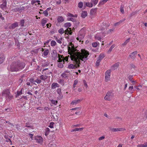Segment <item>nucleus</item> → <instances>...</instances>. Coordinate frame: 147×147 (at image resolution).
Listing matches in <instances>:
<instances>
[{
    "label": "nucleus",
    "mask_w": 147,
    "mask_h": 147,
    "mask_svg": "<svg viewBox=\"0 0 147 147\" xmlns=\"http://www.w3.org/2000/svg\"><path fill=\"white\" fill-rule=\"evenodd\" d=\"M68 52L70 55L71 60L74 64H70L68 67L69 69H76L79 67L80 64V60L84 63L88 59L87 57L89 55L88 51L85 49H82L81 52L77 49L72 42H70L68 45Z\"/></svg>",
    "instance_id": "nucleus-1"
},
{
    "label": "nucleus",
    "mask_w": 147,
    "mask_h": 147,
    "mask_svg": "<svg viewBox=\"0 0 147 147\" xmlns=\"http://www.w3.org/2000/svg\"><path fill=\"white\" fill-rule=\"evenodd\" d=\"M25 65L24 62H21L20 61L13 62L11 65V71H19L24 68Z\"/></svg>",
    "instance_id": "nucleus-2"
},
{
    "label": "nucleus",
    "mask_w": 147,
    "mask_h": 147,
    "mask_svg": "<svg viewBox=\"0 0 147 147\" xmlns=\"http://www.w3.org/2000/svg\"><path fill=\"white\" fill-rule=\"evenodd\" d=\"M85 34V31L83 29L81 30L78 34V37L76 38L77 40H78L80 42H82V43L83 41L82 40L84 39Z\"/></svg>",
    "instance_id": "nucleus-3"
},
{
    "label": "nucleus",
    "mask_w": 147,
    "mask_h": 147,
    "mask_svg": "<svg viewBox=\"0 0 147 147\" xmlns=\"http://www.w3.org/2000/svg\"><path fill=\"white\" fill-rule=\"evenodd\" d=\"M2 96L3 97H5L7 99H9L12 98L13 96L10 95L9 90H3L2 93Z\"/></svg>",
    "instance_id": "nucleus-4"
},
{
    "label": "nucleus",
    "mask_w": 147,
    "mask_h": 147,
    "mask_svg": "<svg viewBox=\"0 0 147 147\" xmlns=\"http://www.w3.org/2000/svg\"><path fill=\"white\" fill-rule=\"evenodd\" d=\"M111 70H107L105 73V79L106 82H107L110 80Z\"/></svg>",
    "instance_id": "nucleus-5"
},
{
    "label": "nucleus",
    "mask_w": 147,
    "mask_h": 147,
    "mask_svg": "<svg viewBox=\"0 0 147 147\" xmlns=\"http://www.w3.org/2000/svg\"><path fill=\"white\" fill-rule=\"evenodd\" d=\"M113 97V94L112 92L109 91L107 92L106 95L105 96L104 99L105 100L110 101Z\"/></svg>",
    "instance_id": "nucleus-6"
},
{
    "label": "nucleus",
    "mask_w": 147,
    "mask_h": 147,
    "mask_svg": "<svg viewBox=\"0 0 147 147\" xmlns=\"http://www.w3.org/2000/svg\"><path fill=\"white\" fill-rule=\"evenodd\" d=\"M110 130L114 132H116L119 131H122L123 130H125L124 129L121 128H110Z\"/></svg>",
    "instance_id": "nucleus-7"
},
{
    "label": "nucleus",
    "mask_w": 147,
    "mask_h": 147,
    "mask_svg": "<svg viewBox=\"0 0 147 147\" xmlns=\"http://www.w3.org/2000/svg\"><path fill=\"white\" fill-rule=\"evenodd\" d=\"M35 140L36 141L40 143H42L43 140L42 138L40 136H36L35 137Z\"/></svg>",
    "instance_id": "nucleus-8"
},
{
    "label": "nucleus",
    "mask_w": 147,
    "mask_h": 147,
    "mask_svg": "<svg viewBox=\"0 0 147 147\" xmlns=\"http://www.w3.org/2000/svg\"><path fill=\"white\" fill-rule=\"evenodd\" d=\"M137 53V51H134L129 54V57H130L132 59H134L136 57V55Z\"/></svg>",
    "instance_id": "nucleus-9"
},
{
    "label": "nucleus",
    "mask_w": 147,
    "mask_h": 147,
    "mask_svg": "<svg viewBox=\"0 0 147 147\" xmlns=\"http://www.w3.org/2000/svg\"><path fill=\"white\" fill-rule=\"evenodd\" d=\"M82 100L80 99H76L73 100L71 103V105H76L80 103L81 101Z\"/></svg>",
    "instance_id": "nucleus-10"
},
{
    "label": "nucleus",
    "mask_w": 147,
    "mask_h": 147,
    "mask_svg": "<svg viewBox=\"0 0 147 147\" xmlns=\"http://www.w3.org/2000/svg\"><path fill=\"white\" fill-rule=\"evenodd\" d=\"M59 85L57 83H53L51 84V88L52 89H55L56 88L59 87Z\"/></svg>",
    "instance_id": "nucleus-11"
},
{
    "label": "nucleus",
    "mask_w": 147,
    "mask_h": 147,
    "mask_svg": "<svg viewBox=\"0 0 147 147\" xmlns=\"http://www.w3.org/2000/svg\"><path fill=\"white\" fill-rule=\"evenodd\" d=\"M18 26V24L17 22H16L13 24L9 27V28L11 29H13L15 28L16 27Z\"/></svg>",
    "instance_id": "nucleus-12"
},
{
    "label": "nucleus",
    "mask_w": 147,
    "mask_h": 147,
    "mask_svg": "<svg viewBox=\"0 0 147 147\" xmlns=\"http://www.w3.org/2000/svg\"><path fill=\"white\" fill-rule=\"evenodd\" d=\"M97 8H95L92 9L90 11V13L91 15H94L95 14L97 11Z\"/></svg>",
    "instance_id": "nucleus-13"
},
{
    "label": "nucleus",
    "mask_w": 147,
    "mask_h": 147,
    "mask_svg": "<svg viewBox=\"0 0 147 147\" xmlns=\"http://www.w3.org/2000/svg\"><path fill=\"white\" fill-rule=\"evenodd\" d=\"M48 19L46 18H44L42 20L41 24L42 26H44L46 23L47 22Z\"/></svg>",
    "instance_id": "nucleus-14"
},
{
    "label": "nucleus",
    "mask_w": 147,
    "mask_h": 147,
    "mask_svg": "<svg viewBox=\"0 0 147 147\" xmlns=\"http://www.w3.org/2000/svg\"><path fill=\"white\" fill-rule=\"evenodd\" d=\"M115 46V45L113 44L112 45L110 48L109 49L107 52V53L108 54L110 53L111 52L112 49L114 48Z\"/></svg>",
    "instance_id": "nucleus-15"
},
{
    "label": "nucleus",
    "mask_w": 147,
    "mask_h": 147,
    "mask_svg": "<svg viewBox=\"0 0 147 147\" xmlns=\"http://www.w3.org/2000/svg\"><path fill=\"white\" fill-rule=\"evenodd\" d=\"M24 7L22 6H20V7H18L15 9H14V10L16 11H21L22 10H24Z\"/></svg>",
    "instance_id": "nucleus-16"
},
{
    "label": "nucleus",
    "mask_w": 147,
    "mask_h": 147,
    "mask_svg": "<svg viewBox=\"0 0 147 147\" xmlns=\"http://www.w3.org/2000/svg\"><path fill=\"white\" fill-rule=\"evenodd\" d=\"M87 15V13L86 11H83L81 13V17L83 18H85Z\"/></svg>",
    "instance_id": "nucleus-17"
},
{
    "label": "nucleus",
    "mask_w": 147,
    "mask_h": 147,
    "mask_svg": "<svg viewBox=\"0 0 147 147\" xmlns=\"http://www.w3.org/2000/svg\"><path fill=\"white\" fill-rule=\"evenodd\" d=\"M137 147H147V142L144 143L143 144H139L137 146Z\"/></svg>",
    "instance_id": "nucleus-18"
},
{
    "label": "nucleus",
    "mask_w": 147,
    "mask_h": 147,
    "mask_svg": "<svg viewBox=\"0 0 147 147\" xmlns=\"http://www.w3.org/2000/svg\"><path fill=\"white\" fill-rule=\"evenodd\" d=\"M57 20L58 22H62L64 21V18L61 16H59L57 19Z\"/></svg>",
    "instance_id": "nucleus-19"
},
{
    "label": "nucleus",
    "mask_w": 147,
    "mask_h": 147,
    "mask_svg": "<svg viewBox=\"0 0 147 147\" xmlns=\"http://www.w3.org/2000/svg\"><path fill=\"white\" fill-rule=\"evenodd\" d=\"M47 76H46L43 75H41L39 76V78L40 79L42 80L45 81L47 78Z\"/></svg>",
    "instance_id": "nucleus-20"
},
{
    "label": "nucleus",
    "mask_w": 147,
    "mask_h": 147,
    "mask_svg": "<svg viewBox=\"0 0 147 147\" xmlns=\"http://www.w3.org/2000/svg\"><path fill=\"white\" fill-rule=\"evenodd\" d=\"M6 3H3V4H1L0 6L1 8L3 10H5L6 9Z\"/></svg>",
    "instance_id": "nucleus-21"
},
{
    "label": "nucleus",
    "mask_w": 147,
    "mask_h": 147,
    "mask_svg": "<svg viewBox=\"0 0 147 147\" xmlns=\"http://www.w3.org/2000/svg\"><path fill=\"white\" fill-rule=\"evenodd\" d=\"M49 52V50L48 49H46L45 51L43 52V55L44 56H47Z\"/></svg>",
    "instance_id": "nucleus-22"
},
{
    "label": "nucleus",
    "mask_w": 147,
    "mask_h": 147,
    "mask_svg": "<svg viewBox=\"0 0 147 147\" xmlns=\"http://www.w3.org/2000/svg\"><path fill=\"white\" fill-rule=\"evenodd\" d=\"M78 81L77 80H74V84L73 86V88L74 89V90H75L74 88L76 87V85L78 83Z\"/></svg>",
    "instance_id": "nucleus-23"
},
{
    "label": "nucleus",
    "mask_w": 147,
    "mask_h": 147,
    "mask_svg": "<svg viewBox=\"0 0 147 147\" xmlns=\"http://www.w3.org/2000/svg\"><path fill=\"white\" fill-rule=\"evenodd\" d=\"M105 54L103 53H101L99 55L98 57V59H100L101 60L102 59L105 57Z\"/></svg>",
    "instance_id": "nucleus-24"
},
{
    "label": "nucleus",
    "mask_w": 147,
    "mask_h": 147,
    "mask_svg": "<svg viewBox=\"0 0 147 147\" xmlns=\"http://www.w3.org/2000/svg\"><path fill=\"white\" fill-rule=\"evenodd\" d=\"M55 40L59 44H61L62 43V38H61L60 39H58L57 37H55Z\"/></svg>",
    "instance_id": "nucleus-25"
},
{
    "label": "nucleus",
    "mask_w": 147,
    "mask_h": 147,
    "mask_svg": "<svg viewBox=\"0 0 147 147\" xmlns=\"http://www.w3.org/2000/svg\"><path fill=\"white\" fill-rule=\"evenodd\" d=\"M119 62H117L115 63L113 65V67L114 68V69H116L119 66Z\"/></svg>",
    "instance_id": "nucleus-26"
},
{
    "label": "nucleus",
    "mask_w": 147,
    "mask_h": 147,
    "mask_svg": "<svg viewBox=\"0 0 147 147\" xmlns=\"http://www.w3.org/2000/svg\"><path fill=\"white\" fill-rule=\"evenodd\" d=\"M130 39V38H129L127 39L122 44V45L123 46L126 45L129 42Z\"/></svg>",
    "instance_id": "nucleus-27"
},
{
    "label": "nucleus",
    "mask_w": 147,
    "mask_h": 147,
    "mask_svg": "<svg viewBox=\"0 0 147 147\" xmlns=\"http://www.w3.org/2000/svg\"><path fill=\"white\" fill-rule=\"evenodd\" d=\"M108 0H101L99 3V5H101L106 3Z\"/></svg>",
    "instance_id": "nucleus-28"
},
{
    "label": "nucleus",
    "mask_w": 147,
    "mask_h": 147,
    "mask_svg": "<svg viewBox=\"0 0 147 147\" xmlns=\"http://www.w3.org/2000/svg\"><path fill=\"white\" fill-rule=\"evenodd\" d=\"M50 129L49 128H47L45 129V135L47 136L49 134L50 132Z\"/></svg>",
    "instance_id": "nucleus-29"
},
{
    "label": "nucleus",
    "mask_w": 147,
    "mask_h": 147,
    "mask_svg": "<svg viewBox=\"0 0 147 147\" xmlns=\"http://www.w3.org/2000/svg\"><path fill=\"white\" fill-rule=\"evenodd\" d=\"M86 5L89 7H92L93 5L92 3L89 2L86 3Z\"/></svg>",
    "instance_id": "nucleus-30"
},
{
    "label": "nucleus",
    "mask_w": 147,
    "mask_h": 147,
    "mask_svg": "<svg viewBox=\"0 0 147 147\" xmlns=\"http://www.w3.org/2000/svg\"><path fill=\"white\" fill-rule=\"evenodd\" d=\"M67 16L70 17H73L74 18H77V15L76 14L73 15L72 14L69 13L67 14Z\"/></svg>",
    "instance_id": "nucleus-31"
},
{
    "label": "nucleus",
    "mask_w": 147,
    "mask_h": 147,
    "mask_svg": "<svg viewBox=\"0 0 147 147\" xmlns=\"http://www.w3.org/2000/svg\"><path fill=\"white\" fill-rule=\"evenodd\" d=\"M99 43L96 42H93L92 43V46L94 47H96L98 45H99Z\"/></svg>",
    "instance_id": "nucleus-32"
},
{
    "label": "nucleus",
    "mask_w": 147,
    "mask_h": 147,
    "mask_svg": "<svg viewBox=\"0 0 147 147\" xmlns=\"http://www.w3.org/2000/svg\"><path fill=\"white\" fill-rule=\"evenodd\" d=\"M29 80V82H30L31 84L36 85V84L35 83V80H34V79L32 78H31Z\"/></svg>",
    "instance_id": "nucleus-33"
},
{
    "label": "nucleus",
    "mask_w": 147,
    "mask_h": 147,
    "mask_svg": "<svg viewBox=\"0 0 147 147\" xmlns=\"http://www.w3.org/2000/svg\"><path fill=\"white\" fill-rule=\"evenodd\" d=\"M71 31V28H68L66 30H65V34H68L69 32Z\"/></svg>",
    "instance_id": "nucleus-34"
},
{
    "label": "nucleus",
    "mask_w": 147,
    "mask_h": 147,
    "mask_svg": "<svg viewBox=\"0 0 147 147\" xmlns=\"http://www.w3.org/2000/svg\"><path fill=\"white\" fill-rule=\"evenodd\" d=\"M134 87L133 86H130L129 87L128 89L129 90V92L131 94L133 93V91L132 90L133 89Z\"/></svg>",
    "instance_id": "nucleus-35"
},
{
    "label": "nucleus",
    "mask_w": 147,
    "mask_h": 147,
    "mask_svg": "<svg viewBox=\"0 0 147 147\" xmlns=\"http://www.w3.org/2000/svg\"><path fill=\"white\" fill-rule=\"evenodd\" d=\"M120 11L121 12L123 13V14L124 13V7L123 5H121L120 6Z\"/></svg>",
    "instance_id": "nucleus-36"
},
{
    "label": "nucleus",
    "mask_w": 147,
    "mask_h": 147,
    "mask_svg": "<svg viewBox=\"0 0 147 147\" xmlns=\"http://www.w3.org/2000/svg\"><path fill=\"white\" fill-rule=\"evenodd\" d=\"M83 6V3L82 2H80L78 3V7L80 8H82Z\"/></svg>",
    "instance_id": "nucleus-37"
},
{
    "label": "nucleus",
    "mask_w": 147,
    "mask_h": 147,
    "mask_svg": "<svg viewBox=\"0 0 147 147\" xmlns=\"http://www.w3.org/2000/svg\"><path fill=\"white\" fill-rule=\"evenodd\" d=\"M51 46L52 47L56 45V43L54 40H52L51 42Z\"/></svg>",
    "instance_id": "nucleus-38"
},
{
    "label": "nucleus",
    "mask_w": 147,
    "mask_h": 147,
    "mask_svg": "<svg viewBox=\"0 0 147 147\" xmlns=\"http://www.w3.org/2000/svg\"><path fill=\"white\" fill-rule=\"evenodd\" d=\"M115 30L114 28H112L110 29L107 31V33L108 34H110L112 32H113Z\"/></svg>",
    "instance_id": "nucleus-39"
},
{
    "label": "nucleus",
    "mask_w": 147,
    "mask_h": 147,
    "mask_svg": "<svg viewBox=\"0 0 147 147\" xmlns=\"http://www.w3.org/2000/svg\"><path fill=\"white\" fill-rule=\"evenodd\" d=\"M58 32H59V33L61 34H62L63 33H64V31L63 28H61L59 30Z\"/></svg>",
    "instance_id": "nucleus-40"
},
{
    "label": "nucleus",
    "mask_w": 147,
    "mask_h": 147,
    "mask_svg": "<svg viewBox=\"0 0 147 147\" xmlns=\"http://www.w3.org/2000/svg\"><path fill=\"white\" fill-rule=\"evenodd\" d=\"M91 2L92 4L95 5H96L98 2V0H92Z\"/></svg>",
    "instance_id": "nucleus-41"
},
{
    "label": "nucleus",
    "mask_w": 147,
    "mask_h": 147,
    "mask_svg": "<svg viewBox=\"0 0 147 147\" xmlns=\"http://www.w3.org/2000/svg\"><path fill=\"white\" fill-rule=\"evenodd\" d=\"M101 60L100 59H98L96 61V66H98L100 65V62Z\"/></svg>",
    "instance_id": "nucleus-42"
},
{
    "label": "nucleus",
    "mask_w": 147,
    "mask_h": 147,
    "mask_svg": "<svg viewBox=\"0 0 147 147\" xmlns=\"http://www.w3.org/2000/svg\"><path fill=\"white\" fill-rule=\"evenodd\" d=\"M59 83L61 84L62 86H63L64 84V80L63 79H60L59 82Z\"/></svg>",
    "instance_id": "nucleus-43"
},
{
    "label": "nucleus",
    "mask_w": 147,
    "mask_h": 147,
    "mask_svg": "<svg viewBox=\"0 0 147 147\" xmlns=\"http://www.w3.org/2000/svg\"><path fill=\"white\" fill-rule=\"evenodd\" d=\"M35 82H36L37 84H40L41 82V80L39 78H37L36 80H35Z\"/></svg>",
    "instance_id": "nucleus-44"
},
{
    "label": "nucleus",
    "mask_w": 147,
    "mask_h": 147,
    "mask_svg": "<svg viewBox=\"0 0 147 147\" xmlns=\"http://www.w3.org/2000/svg\"><path fill=\"white\" fill-rule=\"evenodd\" d=\"M63 63H59L58 64V66L59 68H62L63 67Z\"/></svg>",
    "instance_id": "nucleus-45"
},
{
    "label": "nucleus",
    "mask_w": 147,
    "mask_h": 147,
    "mask_svg": "<svg viewBox=\"0 0 147 147\" xmlns=\"http://www.w3.org/2000/svg\"><path fill=\"white\" fill-rule=\"evenodd\" d=\"M24 20H21L20 22V24L21 25V26L22 27H23L24 26Z\"/></svg>",
    "instance_id": "nucleus-46"
},
{
    "label": "nucleus",
    "mask_w": 147,
    "mask_h": 147,
    "mask_svg": "<svg viewBox=\"0 0 147 147\" xmlns=\"http://www.w3.org/2000/svg\"><path fill=\"white\" fill-rule=\"evenodd\" d=\"M64 25L65 27H70L71 26V24L69 23H65Z\"/></svg>",
    "instance_id": "nucleus-47"
},
{
    "label": "nucleus",
    "mask_w": 147,
    "mask_h": 147,
    "mask_svg": "<svg viewBox=\"0 0 147 147\" xmlns=\"http://www.w3.org/2000/svg\"><path fill=\"white\" fill-rule=\"evenodd\" d=\"M54 124V122H51L50 123L49 125V127L51 128H53V127Z\"/></svg>",
    "instance_id": "nucleus-48"
},
{
    "label": "nucleus",
    "mask_w": 147,
    "mask_h": 147,
    "mask_svg": "<svg viewBox=\"0 0 147 147\" xmlns=\"http://www.w3.org/2000/svg\"><path fill=\"white\" fill-rule=\"evenodd\" d=\"M61 89L60 88H58L57 90V93L59 94H60L61 92Z\"/></svg>",
    "instance_id": "nucleus-49"
},
{
    "label": "nucleus",
    "mask_w": 147,
    "mask_h": 147,
    "mask_svg": "<svg viewBox=\"0 0 147 147\" xmlns=\"http://www.w3.org/2000/svg\"><path fill=\"white\" fill-rule=\"evenodd\" d=\"M5 59V57H0V64L2 63L3 61Z\"/></svg>",
    "instance_id": "nucleus-50"
},
{
    "label": "nucleus",
    "mask_w": 147,
    "mask_h": 147,
    "mask_svg": "<svg viewBox=\"0 0 147 147\" xmlns=\"http://www.w3.org/2000/svg\"><path fill=\"white\" fill-rule=\"evenodd\" d=\"M83 82L85 87L86 88H87L88 87V86L87 84L86 81L85 80H84L83 81Z\"/></svg>",
    "instance_id": "nucleus-51"
},
{
    "label": "nucleus",
    "mask_w": 147,
    "mask_h": 147,
    "mask_svg": "<svg viewBox=\"0 0 147 147\" xmlns=\"http://www.w3.org/2000/svg\"><path fill=\"white\" fill-rule=\"evenodd\" d=\"M43 13L44 14L45 16H47L48 15V13L47 11L46 10L44 11Z\"/></svg>",
    "instance_id": "nucleus-52"
},
{
    "label": "nucleus",
    "mask_w": 147,
    "mask_h": 147,
    "mask_svg": "<svg viewBox=\"0 0 147 147\" xmlns=\"http://www.w3.org/2000/svg\"><path fill=\"white\" fill-rule=\"evenodd\" d=\"M51 102L53 104L56 105L57 103V100H53L51 101Z\"/></svg>",
    "instance_id": "nucleus-53"
},
{
    "label": "nucleus",
    "mask_w": 147,
    "mask_h": 147,
    "mask_svg": "<svg viewBox=\"0 0 147 147\" xmlns=\"http://www.w3.org/2000/svg\"><path fill=\"white\" fill-rule=\"evenodd\" d=\"M30 82H29V80H27L26 81V84L29 86H30L31 87L32 86V85H30Z\"/></svg>",
    "instance_id": "nucleus-54"
},
{
    "label": "nucleus",
    "mask_w": 147,
    "mask_h": 147,
    "mask_svg": "<svg viewBox=\"0 0 147 147\" xmlns=\"http://www.w3.org/2000/svg\"><path fill=\"white\" fill-rule=\"evenodd\" d=\"M63 63H64L65 61H67L68 60V58L67 57H66L65 58H64L63 59Z\"/></svg>",
    "instance_id": "nucleus-55"
},
{
    "label": "nucleus",
    "mask_w": 147,
    "mask_h": 147,
    "mask_svg": "<svg viewBox=\"0 0 147 147\" xmlns=\"http://www.w3.org/2000/svg\"><path fill=\"white\" fill-rule=\"evenodd\" d=\"M33 134H28V137H30L31 139V140L33 139Z\"/></svg>",
    "instance_id": "nucleus-56"
},
{
    "label": "nucleus",
    "mask_w": 147,
    "mask_h": 147,
    "mask_svg": "<svg viewBox=\"0 0 147 147\" xmlns=\"http://www.w3.org/2000/svg\"><path fill=\"white\" fill-rule=\"evenodd\" d=\"M131 68L132 69H135L136 67L135 65L133 64H131Z\"/></svg>",
    "instance_id": "nucleus-57"
},
{
    "label": "nucleus",
    "mask_w": 147,
    "mask_h": 147,
    "mask_svg": "<svg viewBox=\"0 0 147 147\" xmlns=\"http://www.w3.org/2000/svg\"><path fill=\"white\" fill-rule=\"evenodd\" d=\"M128 78L130 81H131L133 79V76H129L128 77Z\"/></svg>",
    "instance_id": "nucleus-58"
},
{
    "label": "nucleus",
    "mask_w": 147,
    "mask_h": 147,
    "mask_svg": "<svg viewBox=\"0 0 147 147\" xmlns=\"http://www.w3.org/2000/svg\"><path fill=\"white\" fill-rule=\"evenodd\" d=\"M63 59L59 58L58 61L59 63H62L63 62Z\"/></svg>",
    "instance_id": "nucleus-59"
},
{
    "label": "nucleus",
    "mask_w": 147,
    "mask_h": 147,
    "mask_svg": "<svg viewBox=\"0 0 147 147\" xmlns=\"http://www.w3.org/2000/svg\"><path fill=\"white\" fill-rule=\"evenodd\" d=\"M58 56L59 58L63 59H64V57L63 55H61L59 54H58Z\"/></svg>",
    "instance_id": "nucleus-60"
},
{
    "label": "nucleus",
    "mask_w": 147,
    "mask_h": 147,
    "mask_svg": "<svg viewBox=\"0 0 147 147\" xmlns=\"http://www.w3.org/2000/svg\"><path fill=\"white\" fill-rule=\"evenodd\" d=\"M79 131L78 128H75L73 129L71 131V132L76 131Z\"/></svg>",
    "instance_id": "nucleus-61"
},
{
    "label": "nucleus",
    "mask_w": 147,
    "mask_h": 147,
    "mask_svg": "<svg viewBox=\"0 0 147 147\" xmlns=\"http://www.w3.org/2000/svg\"><path fill=\"white\" fill-rule=\"evenodd\" d=\"M49 146L50 147H56V145L54 144H51Z\"/></svg>",
    "instance_id": "nucleus-62"
},
{
    "label": "nucleus",
    "mask_w": 147,
    "mask_h": 147,
    "mask_svg": "<svg viewBox=\"0 0 147 147\" xmlns=\"http://www.w3.org/2000/svg\"><path fill=\"white\" fill-rule=\"evenodd\" d=\"M105 138V137L104 136H102L101 137H100L98 138V140H102L104 139Z\"/></svg>",
    "instance_id": "nucleus-63"
},
{
    "label": "nucleus",
    "mask_w": 147,
    "mask_h": 147,
    "mask_svg": "<svg viewBox=\"0 0 147 147\" xmlns=\"http://www.w3.org/2000/svg\"><path fill=\"white\" fill-rule=\"evenodd\" d=\"M120 24V22H117L114 23V25L115 26H117L119 25Z\"/></svg>",
    "instance_id": "nucleus-64"
}]
</instances>
